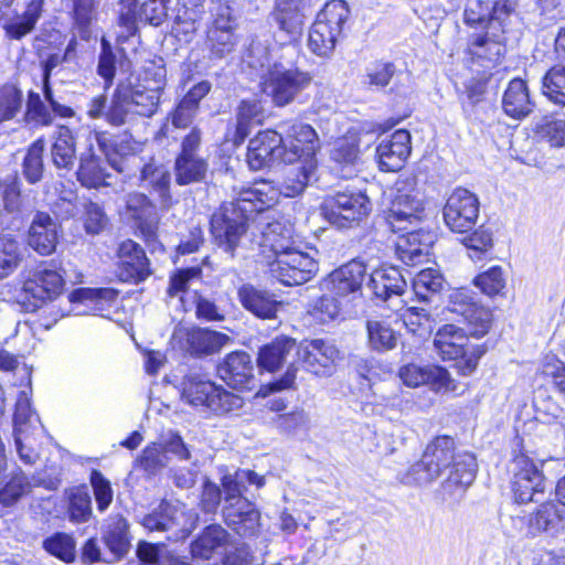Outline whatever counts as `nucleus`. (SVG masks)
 I'll list each match as a JSON object with an SVG mask.
<instances>
[{
    "mask_svg": "<svg viewBox=\"0 0 565 565\" xmlns=\"http://www.w3.org/2000/svg\"><path fill=\"white\" fill-rule=\"evenodd\" d=\"M503 111L513 119L527 117L534 108L527 84L521 78H513L502 96Z\"/></svg>",
    "mask_w": 565,
    "mask_h": 565,
    "instance_id": "obj_34",
    "label": "nucleus"
},
{
    "mask_svg": "<svg viewBox=\"0 0 565 565\" xmlns=\"http://www.w3.org/2000/svg\"><path fill=\"white\" fill-rule=\"evenodd\" d=\"M44 150V139L39 138L29 147L24 157L23 175L32 184L39 182L42 179Z\"/></svg>",
    "mask_w": 565,
    "mask_h": 565,
    "instance_id": "obj_52",
    "label": "nucleus"
},
{
    "mask_svg": "<svg viewBox=\"0 0 565 565\" xmlns=\"http://www.w3.org/2000/svg\"><path fill=\"white\" fill-rule=\"evenodd\" d=\"M227 539V532H202L191 544V552L195 557L212 559L214 556H221Z\"/></svg>",
    "mask_w": 565,
    "mask_h": 565,
    "instance_id": "obj_46",
    "label": "nucleus"
},
{
    "mask_svg": "<svg viewBox=\"0 0 565 565\" xmlns=\"http://www.w3.org/2000/svg\"><path fill=\"white\" fill-rule=\"evenodd\" d=\"M444 278L438 270L426 268L420 270L413 279L414 294L427 300L430 295L438 292L443 287Z\"/></svg>",
    "mask_w": 565,
    "mask_h": 565,
    "instance_id": "obj_57",
    "label": "nucleus"
},
{
    "mask_svg": "<svg viewBox=\"0 0 565 565\" xmlns=\"http://www.w3.org/2000/svg\"><path fill=\"white\" fill-rule=\"evenodd\" d=\"M117 291L111 288H78L70 294V301L83 303L94 315L102 313L117 299Z\"/></svg>",
    "mask_w": 565,
    "mask_h": 565,
    "instance_id": "obj_42",
    "label": "nucleus"
},
{
    "mask_svg": "<svg viewBox=\"0 0 565 565\" xmlns=\"http://www.w3.org/2000/svg\"><path fill=\"white\" fill-rule=\"evenodd\" d=\"M64 280L57 270L43 268L34 273L23 288L35 299L52 300L62 292Z\"/></svg>",
    "mask_w": 565,
    "mask_h": 565,
    "instance_id": "obj_35",
    "label": "nucleus"
},
{
    "mask_svg": "<svg viewBox=\"0 0 565 565\" xmlns=\"http://www.w3.org/2000/svg\"><path fill=\"white\" fill-rule=\"evenodd\" d=\"M128 89V99L136 115L151 117L158 110L161 92L164 87V71L160 70L154 74V78L149 81L128 79L120 82Z\"/></svg>",
    "mask_w": 565,
    "mask_h": 565,
    "instance_id": "obj_18",
    "label": "nucleus"
},
{
    "mask_svg": "<svg viewBox=\"0 0 565 565\" xmlns=\"http://www.w3.org/2000/svg\"><path fill=\"white\" fill-rule=\"evenodd\" d=\"M399 234L396 242V254L406 265L414 266L423 262L429 254L434 242V235L430 232L420 228L411 227Z\"/></svg>",
    "mask_w": 565,
    "mask_h": 565,
    "instance_id": "obj_25",
    "label": "nucleus"
},
{
    "mask_svg": "<svg viewBox=\"0 0 565 565\" xmlns=\"http://www.w3.org/2000/svg\"><path fill=\"white\" fill-rule=\"evenodd\" d=\"M495 2L504 3L501 0H468L463 11L465 23L471 26L479 25L480 29L484 28L494 15L493 6Z\"/></svg>",
    "mask_w": 565,
    "mask_h": 565,
    "instance_id": "obj_55",
    "label": "nucleus"
},
{
    "mask_svg": "<svg viewBox=\"0 0 565 565\" xmlns=\"http://www.w3.org/2000/svg\"><path fill=\"white\" fill-rule=\"evenodd\" d=\"M30 488L26 476L20 469L14 471L7 482L0 484V503L7 507L14 504Z\"/></svg>",
    "mask_w": 565,
    "mask_h": 565,
    "instance_id": "obj_54",
    "label": "nucleus"
},
{
    "mask_svg": "<svg viewBox=\"0 0 565 565\" xmlns=\"http://www.w3.org/2000/svg\"><path fill=\"white\" fill-rule=\"evenodd\" d=\"M21 260L20 244L11 234L0 237V279L9 276Z\"/></svg>",
    "mask_w": 565,
    "mask_h": 565,
    "instance_id": "obj_53",
    "label": "nucleus"
},
{
    "mask_svg": "<svg viewBox=\"0 0 565 565\" xmlns=\"http://www.w3.org/2000/svg\"><path fill=\"white\" fill-rule=\"evenodd\" d=\"M512 489L519 503L539 501L545 490V478L525 454L519 452L511 462Z\"/></svg>",
    "mask_w": 565,
    "mask_h": 565,
    "instance_id": "obj_13",
    "label": "nucleus"
},
{
    "mask_svg": "<svg viewBox=\"0 0 565 565\" xmlns=\"http://www.w3.org/2000/svg\"><path fill=\"white\" fill-rule=\"evenodd\" d=\"M310 72L291 63L275 61L262 77L263 93L277 107H285L299 100L312 83Z\"/></svg>",
    "mask_w": 565,
    "mask_h": 565,
    "instance_id": "obj_5",
    "label": "nucleus"
},
{
    "mask_svg": "<svg viewBox=\"0 0 565 565\" xmlns=\"http://www.w3.org/2000/svg\"><path fill=\"white\" fill-rule=\"evenodd\" d=\"M170 182L171 175L164 166L150 162L142 167L140 186L157 195L159 204L163 210L169 209L172 203Z\"/></svg>",
    "mask_w": 565,
    "mask_h": 565,
    "instance_id": "obj_33",
    "label": "nucleus"
},
{
    "mask_svg": "<svg viewBox=\"0 0 565 565\" xmlns=\"http://www.w3.org/2000/svg\"><path fill=\"white\" fill-rule=\"evenodd\" d=\"M178 512V505L162 501L157 510L143 518L141 524L146 530H168L174 525Z\"/></svg>",
    "mask_w": 565,
    "mask_h": 565,
    "instance_id": "obj_59",
    "label": "nucleus"
},
{
    "mask_svg": "<svg viewBox=\"0 0 565 565\" xmlns=\"http://www.w3.org/2000/svg\"><path fill=\"white\" fill-rule=\"evenodd\" d=\"M349 15L350 10L345 1L327 2L309 30V50L320 57L330 56L342 35Z\"/></svg>",
    "mask_w": 565,
    "mask_h": 565,
    "instance_id": "obj_6",
    "label": "nucleus"
},
{
    "mask_svg": "<svg viewBox=\"0 0 565 565\" xmlns=\"http://www.w3.org/2000/svg\"><path fill=\"white\" fill-rule=\"evenodd\" d=\"M411 153V135L407 130H396L376 148L379 167L382 171H397Z\"/></svg>",
    "mask_w": 565,
    "mask_h": 565,
    "instance_id": "obj_24",
    "label": "nucleus"
},
{
    "mask_svg": "<svg viewBox=\"0 0 565 565\" xmlns=\"http://www.w3.org/2000/svg\"><path fill=\"white\" fill-rule=\"evenodd\" d=\"M14 436L15 435H42L44 427L40 417L33 411L31 401L25 392H21L15 404L13 417Z\"/></svg>",
    "mask_w": 565,
    "mask_h": 565,
    "instance_id": "obj_41",
    "label": "nucleus"
},
{
    "mask_svg": "<svg viewBox=\"0 0 565 565\" xmlns=\"http://www.w3.org/2000/svg\"><path fill=\"white\" fill-rule=\"evenodd\" d=\"M455 441L448 436H440L435 438L427 445L424 451V463L428 467L433 463H439L445 469H449L455 458Z\"/></svg>",
    "mask_w": 565,
    "mask_h": 565,
    "instance_id": "obj_47",
    "label": "nucleus"
},
{
    "mask_svg": "<svg viewBox=\"0 0 565 565\" xmlns=\"http://www.w3.org/2000/svg\"><path fill=\"white\" fill-rule=\"evenodd\" d=\"M129 11L126 15L120 17V21L128 29L134 28V21L130 13L136 14L139 7V19L149 22L152 25H159L166 15V0H130Z\"/></svg>",
    "mask_w": 565,
    "mask_h": 565,
    "instance_id": "obj_44",
    "label": "nucleus"
},
{
    "mask_svg": "<svg viewBox=\"0 0 565 565\" xmlns=\"http://www.w3.org/2000/svg\"><path fill=\"white\" fill-rule=\"evenodd\" d=\"M243 398L215 384V391L210 399L209 409L217 415L238 412L243 407Z\"/></svg>",
    "mask_w": 565,
    "mask_h": 565,
    "instance_id": "obj_60",
    "label": "nucleus"
},
{
    "mask_svg": "<svg viewBox=\"0 0 565 565\" xmlns=\"http://www.w3.org/2000/svg\"><path fill=\"white\" fill-rule=\"evenodd\" d=\"M137 554L142 562L150 565H192L170 553L164 546L147 542L139 543Z\"/></svg>",
    "mask_w": 565,
    "mask_h": 565,
    "instance_id": "obj_51",
    "label": "nucleus"
},
{
    "mask_svg": "<svg viewBox=\"0 0 565 565\" xmlns=\"http://www.w3.org/2000/svg\"><path fill=\"white\" fill-rule=\"evenodd\" d=\"M76 159V140L67 126H57L53 135L51 160L57 169L72 170Z\"/></svg>",
    "mask_w": 565,
    "mask_h": 565,
    "instance_id": "obj_37",
    "label": "nucleus"
},
{
    "mask_svg": "<svg viewBox=\"0 0 565 565\" xmlns=\"http://www.w3.org/2000/svg\"><path fill=\"white\" fill-rule=\"evenodd\" d=\"M221 484L224 495L223 518L226 524L241 525L243 530L260 526L259 512L243 497V492L247 490V484L262 488L265 484V478L249 469H237L234 473L224 475Z\"/></svg>",
    "mask_w": 565,
    "mask_h": 565,
    "instance_id": "obj_3",
    "label": "nucleus"
},
{
    "mask_svg": "<svg viewBox=\"0 0 565 565\" xmlns=\"http://www.w3.org/2000/svg\"><path fill=\"white\" fill-rule=\"evenodd\" d=\"M366 267L360 260H351L333 270L322 281V289L338 298H347L361 290Z\"/></svg>",
    "mask_w": 565,
    "mask_h": 565,
    "instance_id": "obj_19",
    "label": "nucleus"
},
{
    "mask_svg": "<svg viewBox=\"0 0 565 565\" xmlns=\"http://www.w3.org/2000/svg\"><path fill=\"white\" fill-rule=\"evenodd\" d=\"M45 0H30L21 12L14 11L3 22V30L9 40L20 41L35 30L44 12Z\"/></svg>",
    "mask_w": 565,
    "mask_h": 565,
    "instance_id": "obj_27",
    "label": "nucleus"
},
{
    "mask_svg": "<svg viewBox=\"0 0 565 565\" xmlns=\"http://www.w3.org/2000/svg\"><path fill=\"white\" fill-rule=\"evenodd\" d=\"M473 284L484 295L493 297L505 288V276L503 269L500 266H492L488 270L479 274L475 279Z\"/></svg>",
    "mask_w": 565,
    "mask_h": 565,
    "instance_id": "obj_63",
    "label": "nucleus"
},
{
    "mask_svg": "<svg viewBox=\"0 0 565 565\" xmlns=\"http://www.w3.org/2000/svg\"><path fill=\"white\" fill-rule=\"evenodd\" d=\"M308 17L309 14L305 12L294 11L276 1L269 15L277 30L286 36L287 42L299 38Z\"/></svg>",
    "mask_w": 565,
    "mask_h": 565,
    "instance_id": "obj_40",
    "label": "nucleus"
},
{
    "mask_svg": "<svg viewBox=\"0 0 565 565\" xmlns=\"http://www.w3.org/2000/svg\"><path fill=\"white\" fill-rule=\"evenodd\" d=\"M369 344L373 350L387 351L396 347L397 335L385 321H367Z\"/></svg>",
    "mask_w": 565,
    "mask_h": 565,
    "instance_id": "obj_50",
    "label": "nucleus"
},
{
    "mask_svg": "<svg viewBox=\"0 0 565 565\" xmlns=\"http://www.w3.org/2000/svg\"><path fill=\"white\" fill-rule=\"evenodd\" d=\"M206 20L209 21L206 45L214 57L222 58L231 53L236 44L232 9L224 2L210 0Z\"/></svg>",
    "mask_w": 565,
    "mask_h": 565,
    "instance_id": "obj_10",
    "label": "nucleus"
},
{
    "mask_svg": "<svg viewBox=\"0 0 565 565\" xmlns=\"http://www.w3.org/2000/svg\"><path fill=\"white\" fill-rule=\"evenodd\" d=\"M322 210L330 224L339 228H350L369 215L372 205L364 193L344 191L326 199Z\"/></svg>",
    "mask_w": 565,
    "mask_h": 565,
    "instance_id": "obj_8",
    "label": "nucleus"
},
{
    "mask_svg": "<svg viewBox=\"0 0 565 565\" xmlns=\"http://www.w3.org/2000/svg\"><path fill=\"white\" fill-rule=\"evenodd\" d=\"M202 143V130L192 127L181 140L180 152L174 161V177L179 185L198 183L205 179L209 162L199 154Z\"/></svg>",
    "mask_w": 565,
    "mask_h": 565,
    "instance_id": "obj_9",
    "label": "nucleus"
},
{
    "mask_svg": "<svg viewBox=\"0 0 565 565\" xmlns=\"http://www.w3.org/2000/svg\"><path fill=\"white\" fill-rule=\"evenodd\" d=\"M215 391V383L203 375L190 374L182 383V399L192 406H204L209 409L210 399Z\"/></svg>",
    "mask_w": 565,
    "mask_h": 565,
    "instance_id": "obj_43",
    "label": "nucleus"
},
{
    "mask_svg": "<svg viewBox=\"0 0 565 565\" xmlns=\"http://www.w3.org/2000/svg\"><path fill=\"white\" fill-rule=\"evenodd\" d=\"M58 241V224L50 214L38 212L29 227L28 244L40 255L55 252Z\"/></svg>",
    "mask_w": 565,
    "mask_h": 565,
    "instance_id": "obj_26",
    "label": "nucleus"
},
{
    "mask_svg": "<svg viewBox=\"0 0 565 565\" xmlns=\"http://www.w3.org/2000/svg\"><path fill=\"white\" fill-rule=\"evenodd\" d=\"M398 376L403 384L408 387L428 385L431 391L440 394L455 392L457 390V385L451 379L450 373L439 365L408 363L401 366Z\"/></svg>",
    "mask_w": 565,
    "mask_h": 565,
    "instance_id": "obj_17",
    "label": "nucleus"
},
{
    "mask_svg": "<svg viewBox=\"0 0 565 565\" xmlns=\"http://www.w3.org/2000/svg\"><path fill=\"white\" fill-rule=\"evenodd\" d=\"M218 376L234 388L252 390L254 386V365L249 354L235 351L226 355L217 366Z\"/></svg>",
    "mask_w": 565,
    "mask_h": 565,
    "instance_id": "obj_21",
    "label": "nucleus"
},
{
    "mask_svg": "<svg viewBox=\"0 0 565 565\" xmlns=\"http://www.w3.org/2000/svg\"><path fill=\"white\" fill-rule=\"evenodd\" d=\"M118 257L121 279L142 281L150 275L145 250L134 241L127 239L120 244Z\"/></svg>",
    "mask_w": 565,
    "mask_h": 565,
    "instance_id": "obj_28",
    "label": "nucleus"
},
{
    "mask_svg": "<svg viewBox=\"0 0 565 565\" xmlns=\"http://www.w3.org/2000/svg\"><path fill=\"white\" fill-rule=\"evenodd\" d=\"M477 473V461L472 454H457L449 468L447 479L441 483L444 497H460L467 487H469Z\"/></svg>",
    "mask_w": 565,
    "mask_h": 565,
    "instance_id": "obj_23",
    "label": "nucleus"
},
{
    "mask_svg": "<svg viewBox=\"0 0 565 565\" xmlns=\"http://www.w3.org/2000/svg\"><path fill=\"white\" fill-rule=\"evenodd\" d=\"M202 270L199 267H189L178 269L170 276L168 295L170 297H180L183 302V295L188 292L194 281L201 279Z\"/></svg>",
    "mask_w": 565,
    "mask_h": 565,
    "instance_id": "obj_61",
    "label": "nucleus"
},
{
    "mask_svg": "<svg viewBox=\"0 0 565 565\" xmlns=\"http://www.w3.org/2000/svg\"><path fill=\"white\" fill-rule=\"evenodd\" d=\"M463 244L470 259L481 260L493 246L492 233L484 227H479L463 239Z\"/></svg>",
    "mask_w": 565,
    "mask_h": 565,
    "instance_id": "obj_62",
    "label": "nucleus"
},
{
    "mask_svg": "<svg viewBox=\"0 0 565 565\" xmlns=\"http://www.w3.org/2000/svg\"><path fill=\"white\" fill-rule=\"evenodd\" d=\"M259 233V247H269L275 258L269 266L270 276L286 286H298L311 280L319 270L318 262L308 253L296 248L290 242L288 230L267 216L254 221Z\"/></svg>",
    "mask_w": 565,
    "mask_h": 565,
    "instance_id": "obj_2",
    "label": "nucleus"
},
{
    "mask_svg": "<svg viewBox=\"0 0 565 565\" xmlns=\"http://www.w3.org/2000/svg\"><path fill=\"white\" fill-rule=\"evenodd\" d=\"M542 92L553 103L565 105V66L553 67L545 74Z\"/></svg>",
    "mask_w": 565,
    "mask_h": 565,
    "instance_id": "obj_56",
    "label": "nucleus"
},
{
    "mask_svg": "<svg viewBox=\"0 0 565 565\" xmlns=\"http://www.w3.org/2000/svg\"><path fill=\"white\" fill-rule=\"evenodd\" d=\"M367 286L377 298L387 300L405 291L406 280L396 267H382L371 274Z\"/></svg>",
    "mask_w": 565,
    "mask_h": 565,
    "instance_id": "obj_36",
    "label": "nucleus"
},
{
    "mask_svg": "<svg viewBox=\"0 0 565 565\" xmlns=\"http://www.w3.org/2000/svg\"><path fill=\"white\" fill-rule=\"evenodd\" d=\"M86 148L79 154V167L77 170L78 181L86 188H99L106 185L107 167L103 156L105 153V134L87 130L84 134Z\"/></svg>",
    "mask_w": 565,
    "mask_h": 565,
    "instance_id": "obj_12",
    "label": "nucleus"
},
{
    "mask_svg": "<svg viewBox=\"0 0 565 565\" xmlns=\"http://www.w3.org/2000/svg\"><path fill=\"white\" fill-rule=\"evenodd\" d=\"M479 199L465 188H456L448 196L443 210L447 227L457 233L473 228L479 217Z\"/></svg>",
    "mask_w": 565,
    "mask_h": 565,
    "instance_id": "obj_14",
    "label": "nucleus"
},
{
    "mask_svg": "<svg viewBox=\"0 0 565 565\" xmlns=\"http://www.w3.org/2000/svg\"><path fill=\"white\" fill-rule=\"evenodd\" d=\"M331 160L342 178H351L360 162V137L358 131L349 130L333 143Z\"/></svg>",
    "mask_w": 565,
    "mask_h": 565,
    "instance_id": "obj_29",
    "label": "nucleus"
},
{
    "mask_svg": "<svg viewBox=\"0 0 565 565\" xmlns=\"http://www.w3.org/2000/svg\"><path fill=\"white\" fill-rule=\"evenodd\" d=\"M284 143H287V150L295 148L298 159L316 160V152L320 148V142L316 130L308 124L281 122L279 126Z\"/></svg>",
    "mask_w": 565,
    "mask_h": 565,
    "instance_id": "obj_22",
    "label": "nucleus"
},
{
    "mask_svg": "<svg viewBox=\"0 0 565 565\" xmlns=\"http://www.w3.org/2000/svg\"><path fill=\"white\" fill-rule=\"evenodd\" d=\"M242 306L260 319H274L282 303L268 291L245 284L238 289Z\"/></svg>",
    "mask_w": 565,
    "mask_h": 565,
    "instance_id": "obj_32",
    "label": "nucleus"
},
{
    "mask_svg": "<svg viewBox=\"0 0 565 565\" xmlns=\"http://www.w3.org/2000/svg\"><path fill=\"white\" fill-rule=\"evenodd\" d=\"M222 565H262L263 559L256 557L247 543L227 539L221 554Z\"/></svg>",
    "mask_w": 565,
    "mask_h": 565,
    "instance_id": "obj_48",
    "label": "nucleus"
},
{
    "mask_svg": "<svg viewBox=\"0 0 565 565\" xmlns=\"http://www.w3.org/2000/svg\"><path fill=\"white\" fill-rule=\"evenodd\" d=\"M44 548L52 555L70 563L75 558V542L71 535L65 532H55L43 543Z\"/></svg>",
    "mask_w": 565,
    "mask_h": 565,
    "instance_id": "obj_64",
    "label": "nucleus"
},
{
    "mask_svg": "<svg viewBox=\"0 0 565 565\" xmlns=\"http://www.w3.org/2000/svg\"><path fill=\"white\" fill-rule=\"evenodd\" d=\"M276 192L270 185L265 183H253L248 188L239 191L233 202L224 203L211 217V233L215 244L224 252L234 256V252L239 244L241 237L247 231V222L250 214H259L268 211L273 206ZM270 221L269 215H265ZM254 221L249 228L255 242L259 239V233L254 230Z\"/></svg>",
    "mask_w": 565,
    "mask_h": 565,
    "instance_id": "obj_1",
    "label": "nucleus"
},
{
    "mask_svg": "<svg viewBox=\"0 0 565 565\" xmlns=\"http://www.w3.org/2000/svg\"><path fill=\"white\" fill-rule=\"evenodd\" d=\"M127 94L128 89L119 83L106 113V120L111 126L119 127L130 122L135 118L136 114Z\"/></svg>",
    "mask_w": 565,
    "mask_h": 565,
    "instance_id": "obj_45",
    "label": "nucleus"
},
{
    "mask_svg": "<svg viewBox=\"0 0 565 565\" xmlns=\"http://www.w3.org/2000/svg\"><path fill=\"white\" fill-rule=\"evenodd\" d=\"M298 344L288 337H278L270 343L264 345L258 353L259 367L274 372L279 369L287 358L292 353H297Z\"/></svg>",
    "mask_w": 565,
    "mask_h": 565,
    "instance_id": "obj_39",
    "label": "nucleus"
},
{
    "mask_svg": "<svg viewBox=\"0 0 565 565\" xmlns=\"http://www.w3.org/2000/svg\"><path fill=\"white\" fill-rule=\"evenodd\" d=\"M295 162H297L295 166H291L285 170L284 180L279 186L275 185L274 182L269 180H258L254 182L265 183L273 188V190L276 192L273 206L278 202L280 195L286 198H295L302 193L317 167V161L311 159H298Z\"/></svg>",
    "mask_w": 565,
    "mask_h": 565,
    "instance_id": "obj_20",
    "label": "nucleus"
},
{
    "mask_svg": "<svg viewBox=\"0 0 565 565\" xmlns=\"http://www.w3.org/2000/svg\"><path fill=\"white\" fill-rule=\"evenodd\" d=\"M126 207L137 220L138 227L148 242L154 241L159 225V215L157 206L147 195L132 192L127 195Z\"/></svg>",
    "mask_w": 565,
    "mask_h": 565,
    "instance_id": "obj_30",
    "label": "nucleus"
},
{
    "mask_svg": "<svg viewBox=\"0 0 565 565\" xmlns=\"http://www.w3.org/2000/svg\"><path fill=\"white\" fill-rule=\"evenodd\" d=\"M444 467L433 460V463L428 467L424 463V456L422 459L414 463L409 470L402 477V482L405 484H417L423 486L430 483L438 478L443 471H446Z\"/></svg>",
    "mask_w": 565,
    "mask_h": 565,
    "instance_id": "obj_58",
    "label": "nucleus"
},
{
    "mask_svg": "<svg viewBox=\"0 0 565 565\" xmlns=\"http://www.w3.org/2000/svg\"><path fill=\"white\" fill-rule=\"evenodd\" d=\"M493 11L494 15L484 28L470 33L467 44V53L471 61L486 68L499 64L507 52L502 17L509 13V9L507 3L495 2Z\"/></svg>",
    "mask_w": 565,
    "mask_h": 565,
    "instance_id": "obj_4",
    "label": "nucleus"
},
{
    "mask_svg": "<svg viewBox=\"0 0 565 565\" xmlns=\"http://www.w3.org/2000/svg\"><path fill=\"white\" fill-rule=\"evenodd\" d=\"M230 340V337L225 333L203 328L189 331L186 337L189 351L195 356L214 354L224 348Z\"/></svg>",
    "mask_w": 565,
    "mask_h": 565,
    "instance_id": "obj_38",
    "label": "nucleus"
},
{
    "mask_svg": "<svg viewBox=\"0 0 565 565\" xmlns=\"http://www.w3.org/2000/svg\"><path fill=\"white\" fill-rule=\"evenodd\" d=\"M424 213L420 193L414 189H397L386 212V222L393 232L417 227Z\"/></svg>",
    "mask_w": 565,
    "mask_h": 565,
    "instance_id": "obj_16",
    "label": "nucleus"
},
{
    "mask_svg": "<svg viewBox=\"0 0 565 565\" xmlns=\"http://www.w3.org/2000/svg\"><path fill=\"white\" fill-rule=\"evenodd\" d=\"M297 150H287L281 134L275 130H264L249 140L246 161L252 170H260L271 162L294 163Z\"/></svg>",
    "mask_w": 565,
    "mask_h": 565,
    "instance_id": "obj_11",
    "label": "nucleus"
},
{
    "mask_svg": "<svg viewBox=\"0 0 565 565\" xmlns=\"http://www.w3.org/2000/svg\"><path fill=\"white\" fill-rule=\"evenodd\" d=\"M434 348L444 361H456L458 371L467 376L475 372L484 349L470 342L467 332L455 324H445L434 337Z\"/></svg>",
    "mask_w": 565,
    "mask_h": 565,
    "instance_id": "obj_7",
    "label": "nucleus"
},
{
    "mask_svg": "<svg viewBox=\"0 0 565 565\" xmlns=\"http://www.w3.org/2000/svg\"><path fill=\"white\" fill-rule=\"evenodd\" d=\"M297 356L308 372L321 377L331 376L341 360L339 349L323 339L302 341L298 344Z\"/></svg>",
    "mask_w": 565,
    "mask_h": 565,
    "instance_id": "obj_15",
    "label": "nucleus"
},
{
    "mask_svg": "<svg viewBox=\"0 0 565 565\" xmlns=\"http://www.w3.org/2000/svg\"><path fill=\"white\" fill-rule=\"evenodd\" d=\"M564 512V508H559L553 502H545L537 509L535 515L530 516L529 519L521 515L509 516L511 523L502 522V525L515 529H522L527 525L534 530L563 529L565 527Z\"/></svg>",
    "mask_w": 565,
    "mask_h": 565,
    "instance_id": "obj_31",
    "label": "nucleus"
},
{
    "mask_svg": "<svg viewBox=\"0 0 565 565\" xmlns=\"http://www.w3.org/2000/svg\"><path fill=\"white\" fill-rule=\"evenodd\" d=\"M68 498V518L73 523H84L92 516V499L86 487H76L70 489Z\"/></svg>",
    "mask_w": 565,
    "mask_h": 565,
    "instance_id": "obj_49",
    "label": "nucleus"
}]
</instances>
